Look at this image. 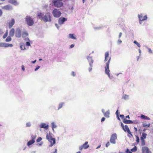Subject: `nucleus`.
<instances>
[{
	"label": "nucleus",
	"mask_w": 153,
	"mask_h": 153,
	"mask_svg": "<svg viewBox=\"0 0 153 153\" xmlns=\"http://www.w3.org/2000/svg\"><path fill=\"white\" fill-rule=\"evenodd\" d=\"M37 16L39 19L45 22H51V13L49 12L45 14L40 12L38 13Z\"/></svg>",
	"instance_id": "1"
},
{
	"label": "nucleus",
	"mask_w": 153,
	"mask_h": 153,
	"mask_svg": "<svg viewBox=\"0 0 153 153\" xmlns=\"http://www.w3.org/2000/svg\"><path fill=\"white\" fill-rule=\"evenodd\" d=\"M46 138L51 143V144L49 146V147L52 146L56 143V139L55 138L52 137L51 133H47Z\"/></svg>",
	"instance_id": "2"
},
{
	"label": "nucleus",
	"mask_w": 153,
	"mask_h": 153,
	"mask_svg": "<svg viewBox=\"0 0 153 153\" xmlns=\"http://www.w3.org/2000/svg\"><path fill=\"white\" fill-rule=\"evenodd\" d=\"M62 0H52L53 5L55 7L59 8L62 7L63 5Z\"/></svg>",
	"instance_id": "3"
},
{
	"label": "nucleus",
	"mask_w": 153,
	"mask_h": 153,
	"mask_svg": "<svg viewBox=\"0 0 153 153\" xmlns=\"http://www.w3.org/2000/svg\"><path fill=\"white\" fill-rule=\"evenodd\" d=\"M25 21L27 24L30 26L33 25L34 23V22L33 19L30 16H27L25 18Z\"/></svg>",
	"instance_id": "4"
},
{
	"label": "nucleus",
	"mask_w": 153,
	"mask_h": 153,
	"mask_svg": "<svg viewBox=\"0 0 153 153\" xmlns=\"http://www.w3.org/2000/svg\"><path fill=\"white\" fill-rule=\"evenodd\" d=\"M52 14L55 17L59 18L61 15L62 13L59 9L55 8L52 12Z\"/></svg>",
	"instance_id": "5"
},
{
	"label": "nucleus",
	"mask_w": 153,
	"mask_h": 153,
	"mask_svg": "<svg viewBox=\"0 0 153 153\" xmlns=\"http://www.w3.org/2000/svg\"><path fill=\"white\" fill-rule=\"evenodd\" d=\"M111 60V57H110L108 61L106 63V66L105 67V73L106 74H110V70L109 69V65Z\"/></svg>",
	"instance_id": "6"
},
{
	"label": "nucleus",
	"mask_w": 153,
	"mask_h": 153,
	"mask_svg": "<svg viewBox=\"0 0 153 153\" xmlns=\"http://www.w3.org/2000/svg\"><path fill=\"white\" fill-rule=\"evenodd\" d=\"M117 135L116 133L112 134L111 137L110 141L111 143L115 144L116 142L115 140L117 139Z\"/></svg>",
	"instance_id": "7"
},
{
	"label": "nucleus",
	"mask_w": 153,
	"mask_h": 153,
	"mask_svg": "<svg viewBox=\"0 0 153 153\" xmlns=\"http://www.w3.org/2000/svg\"><path fill=\"white\" fill-rule=\"evenodd\" d=\"M22 35L21 30L19 28H17L16 29L15 33V36L16 37L18 38H20Z\"/></svg>",
	"instance_id": "8"
},
{
	"label": "nucleus",
	"mask_w": 153,
	"mask_h": 153,
	"mask_svg": "<svg viewBox=\"0 0 153 153\" xmlns=\"http://www.w3.org/2000/svg\"><path fill=\"white\" fill-rule=\"evenodd\" d=\"M86 58L88 60L90 66L92 67V65L94 62V61L92 57L89 56H87Z\"/></svg>",
	"instance_id": "9"
},
{
	"label": "nucleus",
	"mask_w": 153,
	"mask_h": 153,
	"mask_svg": "<svg viewBox=\"0 0 153 153\" xmlns=\"http://www.w3.org/2000/svg\"><path fill=\"white\" fill-rule=\"evenodd\" d=\"M67 20V19L63 17H61L58 20V23L62 25L64 24V22Z\"/></svg>",
	"instance_id": "10"
},
{
	"label": "nucleus",
	"mask_w": 153,
	"mask_h": 153,
	"mask_svg": "<svg viewBox=\"0 0 153 153\" xmlns=\"http://www.w3.org/2000/svg\"><path fill=\"white\" fill-rule=\"evenodd\" d=\"M138 17L139 19H140L141 18V19H143L142 21H144L147 20V15H145L144 16H143V15L142 13L138 14Z\"/></svg>",
	"instance_id": "11"
},
{
	"label": "nucleus",
	"mask_w": 153,
	"mask_h": 153,
	"mask_svg": "<svg viewBox=\"0 0 153 153\" xmlns=\"http://www.w3.org/2000/svg\"><path fill=\"white\" fill-rule=\"evenodd\" d=\"M39 127L41 128H44L46 130L48 129L49 128V125L46 123H42L39 125Z\"/></svg>",
	"instance_id": "12"
},
{
	"label": "nucleus",
	"mask_w": 153,
	"mask_h": 153,
	"mask_svg": "<svg viewBox=\"0 0 153 153\" xmlns=\"http://www.w3.org/2000/svg\"><path fill=\"white\" fill-rule=\"evenodd\" d=\"M1 7L2 9L6 10H12L13 9L12 6L9 5H6L2 7Z\"/></svg>",
	"instance_id": "13"
},
{
	"label": "nucleus",
	"mask_w": 153,
	"mask_h": 153,
	"mask_svg": "<svg viewBox=\"0 0 153 153\" xmlns=\"http://www.w3.org/2000/svg\"><path fill=\"white\" fill-rule=\"evenodd\" d=\"M124 129H123L125 131H127L128 134H130L132 136H133L128 126L127 125H125L124 127Z\"/></svg>",
	"instance_id": "14"
},
{
	"label": "nucleus",
	"mask_w": 153,
	"mask_h": 153,
	"mask_svg": "<svg viewBox=\"0 0 153 153\" xmlns=\"http://www.w3.org/2000/svg\"><path fill=\"white\" fill-rule=\"evenodd\" d=\"M142 153H149V149L147 147H143L142 148Z\"/></svg>",
	"instance_id": "15"
},
{
	"label": "nucleus",
	"mask_w": 153,
	"mask_h": 153,
	"mask_svg": "<svg viewBox=\"0 0 153 153\" xmlns=\"http://www.w3.org/2000/svg\"><path fill=\"white\" fill-rule=\"evenodd\" d=\"M15 20L13 19H12L11 21L9 23V27L11 28L15 24Z\"/></svg>",
	"instance_id": "16"
},
{
	"label": "nucleus",
	"mask_w": 153,
	"mask_h": 153,
	"mask_svg": "<svg viewBox=\"0 0 153 153\" xmlns=\"http://www.w3.org/2000/svg\"><path fill=\"white\" fill-rule=\"evenodd\" d=\"M123 122L125 124H132L133 123V122L129 120H127L126 118H123Z\"/></svg>",
	"instance_id": "17"
},
{
	"label": "nucleus",
	"mask_w": 153,
	"mask_h": 153,
	"mask_svg": "<svg viewBox=\"0 0 153 153\" xmlns=\"http://www.w3.org/2000/svg\"><path fill=\"white\" fill-rule=\"evenodd\" d=\"M9 2L15 5H17L19 4V3L15 0H9Z\"/></svg>",
	"instance_id": "18"
},
{
	"label": "nucleus",
	"mask_w": 153,
	"mask_h": 153,
	"mask_svg": "<svg viewBox=\"0 0 153 153\" xmlns=\"http://www.w3.org/2000/svg\"><path fill=\"white\" fill-rule=\"evenodd\" d=\"M51 126L52 129L53 130V132H54V128H56L57 127V126L56 125L55 123L54 122H53L51 123Z\"/></svg>",
	"instance_id": "19"
},
{
	"label": "nucleus",
	"mask_w": 153,
	"mask_h": 153,
	"mask_svg": "<svg viewBox=\"0 0 153 153\" xmlns=\"http://www.w3.org/2000/svg\"><path fill=\"white\" fill-rule=\"evenodd\" d=\"M15 30L14 28H12L10 30L9 32V35L10 36L13 37L15 34Z\"/></svg>",
	"instance_id": "20"
},
{
	"label": "nucleus",
	"mask_w": 153,
	"mask_h": 153,
	"mask_svg": "<svg viewBox=\"0 0 153 153\" xmlns=\"http://www.w3.org/2000/svg\"><path fill=\"white\" fill-rule=\"evenodd\" d=\"M110 111L109 110L107 111L105 113H104V116L107 118H108L110 117Z\"/></svg>",
	"instance_id": "21"
},
{
	"label": "nucleus",
	"mask_w": 153,
	"mask_h": 153,
	"mask_svg": "<svg viewBox=\"0 0 153 153\" xmlns=\"http://www.w3.org/2000/svg\"><path fill=\"white\" fill-rule=\"evenodd\" d=\"M140 117L143 119L149 120L150 118L148 117L145 116L143 114H141Z\"/></svg>",
	"instance_id": "22"
},
{
	"label": "nucleus",
	"mask_w": 153,
	"mask_h": 153,
	"mask_svg": "<svg viewBox=\"0 0 153 153\" xmlns=\"http://www.w3.org/2000/svg\"><path fill=\"white\" fill-rule=\"evenodd\" d=\"M0 47H7V43L5 42H1L0 43Z\"/></svg>",
	"instance_id": "23"
},
{
	"label": "nucleus",
	"mask_w": 153,
	"mask_h": 153,
	"mask_svg": "<svg viewBox=\"0 0 153 153\" xmlns=\"http://www.w3.org/2000/svg\"><path fill=\"white\" fill-rule=\"evenodd\" d=\"M109 56V52L107 51L105 52V59L104 61L106 62L108 60L107 58Z\"/></svg>",
	"instance_id": "24"
},
{
	"label": "nucleus",
	"mask_w": 153,
	"mask_h": 153,
	"mask_svg": "<svg viewBox=\"0 0 153 153\" xmlns=\"http://www.w3.org/2000/svg\"><path fill=\"white\" fill-rule=\"evenodd\" d=\"M88 142L87 141H86L85 143L82 145L84 147V149H86L88 148L89 147V145H88Z\"/></svg>",
	"instance_id": "25"
},
{
	"label": "nucleus",
	"mask_w": 153,
	"mask_h": 153,
	"mask_svg": "<svg viewBox=\"0 0 153 153\" xmlns=\"http://www.w3.org/2000/svg\"><path fill=\"white\" fill-rule=\"evenodd\" d=\"M35 142V140H30L27 143V145L29 146L31 145Z\"/></svg>",
	"instance_id": "26"
},
{
	"label": "nucleus",
	"mask_w": 153,
	"mask_h": 153,
	"mask_svg": "<svg viewBox=\"0 0 153 153\" xmlns=\"http://www.w3.org/2000/svg\"><path fill=\"white\" fill-rule=\"evenodd\" d=\"M75 34H69V37L70 39H76V38L74 36Z\"/></svg>",
	"instance_id": "27"
},
{
	"label": "nucleus",
	"mask_w": 153,
	"mask_h": 153,
	"mask_svg": "<svg viewBox=\"0 0 153 153\" xmlns=\"http://www.w3.org/2000/svg\"><path fill=\"white\" fill-rule=\"evenodd\" d=\"M122 98L125 100H128L129 99V96L127 94H124Z\"/></svg>",
	"instance_id": "28"
},
{
	"label": "nucleus",
	"mask_w": 153,
	"mask_h": 153,
	"mask_svg": "<svg viewBox=\"0 0 153 153\" xmlns=\"http://www.w3.org/2000/svg\"><path fill=\"white\" fill-rule=\"evenodd\" d=\"M65 103L64 102H61L59 103V104L58 110H59L62 107L63 105Z\"/></svg>",
	"instance_id": "29"
},
{
	"label": "nucleus",
	"mask_w": 153,
	"mask_h": 153,
	"mask_svg": "<svg viewBox=\"0 0 153 153\" xmlns=\"http://www.w3.org/2000/svg\"><path fill=\"white\" fill-rule=\"evenodd\" d=\"M28 35V33L26 32H23L22 34V36L23 38H24Z\"/></svg>",
	"instance_id": "30"
},
{
	"label": "nucleus",
	"mask_w": 153,
	"mask_h": 153,
	"mask_svg": "<svg viewBox=\"0 0 153 153\" xmlns=\"http://www.w3.org/2000/svg\"><path fill=\"white\" fill-rule=\"evenodd\" d=\"M11 36H8L7 38L5 40V41L6 42H9L10 41H11L12 40V39L11 37Z\"/></svg>",
	"instance_id": "31"
},
{
	"label": "nucleus",
	"mask_w": 153,
	"mask_h": 153,
	"mask_svg": "<svg viewBox=\"0 0 153 153\" xmlns=\"http://www.w3.org/2000/svg\"><path fill=\"white\" fill-rule=\"evenodd\" d=\"M145 47L148 50V52H149L150 53L152 54H153V52L152 51L151 49L149 48L147 46H145Z\"/></svg>",
	"instance_id": "32"
},
{
	"label": "nucleus",
	"mask_w": 153,
	"mask_h": 153,
	"mask_svg": "<svg viewBox=\"0 0 153 153\" xmlns=\"http://www.w3.org/2000/svg\"><path fill=\"white\" fill-rule=\"evenodd\" d=\"M147 134L143 132L142 134V136L141 137V138H142L144 140L146 138V136Z\"/></svg>",
	"instance_id": "33"
},
{
	"label": "nucleus",
	"mask_w": 153,
	"mask_h": 153,
	"mask_svg": "<svg viewBox=\"0 0 153 153\" xmlns=\"http://www.w3.org/2000/svg\"><path fill=\"white\" fill-rule=\"evenodd\" d=\"M117 44L118 45H120L122 43V41L120 39H119L117 42Z\"/></svg>",
	"instance_id": "34"
},
{
	"label": "nucleus",
	"mask_w": 153,
	"mask_h": 153,
	"mask_svg": "<svg viewBox=\"0 0 153 153\" xmlns=\"http://www.w3.org/2000/svg\"><path fill=\"white\" fill-rule=\"evenodd\" d=\"M133 42L134 44H136L138 47L140 48V43L138 42L137 41H134Z\"/></svg>",
	"instance_id": "35"
},
{
	"label": "nucleus",
	"mask_w": 153,
	"mask_h": 153,
	"mask_svg": "<svg viewBox=\"0 0 153 153\" xmlns=\"http://www.w3.org/2000/svg\"><path fill=\"white\" fill-rule=\"evenodd\" d=\"M137 150V148L136 146H134L133 149H131V151L132 152H135Z\"/></svg>",
	"instance_id": "36"
},
{
	"label": "nucleus",
	"mask_w": 153,
	"mask_h": 153,
	"mask_svg": "<svg viewBox=\"0 0 153 153\" xmlns=\"http://www.w3.org/2000/svg\"><path fill=\"white\" fill-rule=\"evenodd\" d=\"M107 75H108V76L109 78L110 79H111V80H113V78H114V77L113 76H111L110 75V74H107Z\"/></svg>",
	"instance_id": "37"
},
{
	"label": "nucleus",
	"mask_w": 153,
	"mask_h": 153,
	"mask_svg": "<svg viewBox=\"0 0 153 153\" xmlns=\"http://www.w3.org/2000/svg\"><path fill=\"white\" fill-rule=\"evenodd\" d=\"M141 140L142 141L141 145L142 146L145 145V143L144 140L142 138H141Z\"/></svg>",
	"instance_id": "38"
},
{
	"label": "nucleus",
	"mask_w": 153,
	"mask_h": 153,
	"mask_svg": "<svg viewBox=\"0 0 153 153\" xmlns=\"http://www.w3.org/2000/svg\"><path fill=\"white\" fill-rule=\"evenodd\" d=\"M31 126V123L30 122H28L26 123V127H30Z\"/></svg>",
	"instance_id": "39"
},
{
	"label": "nucleus",
	"mask_w": 153,
	"mask_h": 153,
	"mask_svg": "<svg viewBox=\"0 0 153 153\" xmlns=\"http://www.w3.org/2000/svg\"><path fill=\"white\" fill-rule=\"evenodd\" d=\"M143 127H146L147 126V127H149L150 126V124L149 123L148 124H146V123H143Z\"/></svg>",
	"instance_id": "40"
},
{
	"label": "nucleus",
	"mask_w": 153,
	"mask_h": 153,
	"mask_svg": "<svg viewBox=\"0 0 153 153\" xmlns=\"http://www.w3.org/2000/svg\"><path fill=\"white\" fill-rule=\"evenodd\" d=\"M8 35V32H6L5 34L3 36V39L5 38Z\"/></svg>",
	"instance_id": "41"
},
{
	"label": "nucleus",
	"mask_w": 153,
	"mask_h": 153,
	"mask_svg": "<svg viewBox=\"0 0 153 153\" xmlns=\"http://www.w3.org/2000/svg\"><path fill=\"white\" fill-rule=\"evenodd\" d=\"M42 140V138L41 137H38L36 140V141L37 142H39L40 141Z\"/></svg>",
	"instance_id": "42"
},
{
	"label": "nucleus",
	"mask_w": 153,
	"mask_h": 153,
	"mask_svg": "<svg viewBox=\"0 0 153 153\" xmlns=\"http://www.w3.org/2000/svg\"><path fill=\"white\" fill-rule=\"evenodd\" d=\"M136 141L137 143H139V142L140 139L139 137L137 136H136Z\"/></svg>",
	"instance_id": "43"
},
{
	"label": "nucleus",
	"mask_w": 153,
	"mask_h": 153,
	"mask_svg": "<svg viewBox=\"0 0 153 153\" xmlns=\"http://www.w3.org/2000/svg\"><path fill=\"white\" fill-rule=\"evenodd\" d=\"M30 41H27L26 42V45L27 46H30Z\"/></svg>",
	"instance_id": "44"
},
{
	"label": "nucleus",
	"mask_w": 153,
	"mask_h": 153,
	"mask_svg": "<svg viewBox=\"0 0 153 153\" xmlns=\"http://www.w3.org/2000/svg\"><path fill=\"white\" fill-rule=\"evenodd\" d=\"M31 137L32 139V140H35V139L36 138V135H31Z\"/></svg>",
	"instance_id": "45"
},
{
	"label": "nucleus",
	"mask_w": 153,
	"mask_h": 153,
	"mask_svg": "<svg viewBox=\"0 0 153 153\" xmlns=\"http://www.w3.org/2000/svg\"><path fill=\"white\" fill-rule=\"evenodd\" d=\"M20 48L22 50H24L25 49V47L24 45H21Z\"/></svg>",
	"instance_id": "46"
},
{
	"label": "nucleus",
	"mask_w": 153,
	"mask_h": 153,
	"mask_svg": "<svg viewBox=\"0 0 153 153\" xmlns=\"http://www.w3.org/2000/svg\"><path fill=\"white\" fill-rule=\"evenodd\" d=\"M71 75L73 76H74L76 75V74L74 71H73L71 73Z\"/></svg>",
	"instance_id": "47"
},
{
	"label": "nucleus",
	"mask_w": 153,
	"mask_h": 153,
	"mask_svg": "<svg viewBox=\"0 0 153 153\" xmlns=\"http://www.w3.org/2000/svg\"><path fill=\"white\" fill-rule=\"evenodd\" d=\"M93 65H92V66H90V67L88 68V71L89 72H90L92 69Z\"/></svg>",
	"instance_id": "48"
},
{
	"label": "nucleus",
	"mask_w": 153,
	"mask_h": 153,
	"mask_svg": "<svg viewBox=\"0 0 153 153\" xmlns=\"http://www.w3.org/2000/svg\"><path fill=\"white\" fill-rule=\"evenodd\" d=\"M83 148H84V147L82 145L79 146V149L80 150H82Z\"/></svg>",
	"instance_id": "49"
},
{
	"label": "nucleus",
	"mask_w": 153,
	"mask_h": 153,
	"mask_svg": "<svg viewBox=\"0 0 153 153\" xmlns=\"http://www.w3.org/2000/svg\"><path fill=\"white\" fill-rule=\"evenodd\" d=\"M74 46H75V44H74L71 45H70V48H74Z\"/></svg>",
	"instance_id": "50"
},
{
	"label": "nucleus",
	"mask_w": 153,
	"mask_h": 153,
	"mask_svg": "<svg viewBox=\"0 0 153 153\" xmlns=\"http://www.w3.org/2000/svg\"><path fill=\"white\" fill-rule=\"evenodd\" d=\"M122 33L121 32H120V33H119V36H118V38H119V39H120L121 37L122 36Z\"/></svg>",
	"instance_id": "51"
},
{
	"label": "nucleus",
	"mask_w": 153,
	"mask_h": 153,
	"mask_svg": "<svg viewBox=\"0 0 153 153\" xmlns=\"http://www.w3.org/2000/svg\"><path fill=\"white\" fill-rule=\"evenodd\" d=\"M116 114L117 115V117H118L119 116V113H118V110H117L116 112Z\"/></svg>",
	"instance_id": "52"
},
{
	"label": "nucleus",
	"mask_w": 153,
	"mask_h": 153,
	"mask_svg": "<svg viewBox=\"0 0 153 153\" xmlns=\"http://www.w3.org/2000/svg\"><path fill=\"white\" fill-rule=\"evenodd\" d=\"M142 20H143V19H141V18L140 19H139V22L140 25L142 24V21H142Z\"/></svg>",
	"instance_id": "53"
},
{
	"label": "nucleus",
	"mask_w": 153,
	"mask_h": 153,
	"mask_svg": "<svg viewBox=\"0 0 153 153\" xmlns=\"http://www.w3.org/2000/svg\"><path fill=\"white\" fill-rule=\"evenodd\" d=\"M110 145V143L108 142L106 144V146L108 147Z\"/></svg>",
	"instance_id": "54"
},
{
	"label": "nucleus",
	"mask_w": 153,
	"mask_h": 153,
	"mask_svg": "<svg viewBox=\"0 0 153 153\" xmlns=\"http://www.w3.org/2000/svg\"><path fill=\"white\" fill-rule=\"evenodd\" d=\"M40 66H38L36 67V68L35 69L34 71H37L40 68Z\"/></svg>",
	"instance_id": "55"
},
{
	"label": "nucleus",
	"mask_w": 153,
	"mask_h": 153,
	"mask_svg": "<svg viewBox=\"0 0 153 153\" xmlns=\"http://www.w3.org/2000/svg\"><path fill=\"white\" fill-rule=\"evenodd\" d=\"M24 39L25 40V41H27V42L30 41V40L29 39V38H27V37L25 38Z\"/></svg>",
	"instance_id": "56"
},
{
	"label": "nucleus",
	"mask_w": 153,
	"mask_h": 153,
	"mask_svg": "<svg viewBox=\"0 0 153 153\" xmlns=\"http://www.w3.org/2000/svg\"><path fill=\"white\" fill-rule=\"evenodd\" d=\"M105 118L104 117H103L102 118L101 120V122H103L105 120Z\"/></svg>",
	"instance_id": "57"
},
{
	"label": "nucleus",
	"mask_w": 153,
	"mask_h": 153,
	"mask_svg": "<svg viewBox=\"0 0 153 153\" xmlns=\"http://www.w3.org/2000/svg\"><path fill=\"white\" fill-rule=\"evenodd\" d=\"M55 26L57 27V28L59 29V26L56 23L55 24Z\"/></svg>",
	"instance_id": "58"
},
{
	"label": "nucleus",
	"mask_w": 153,
	"mask_h": 153,
	"mask_svg": "<svg viewBox=\"0 0 153 153\" xmlns=\"http://www.w3.org/2000/svg\"><path fill=\"white\" fill-rule=\"evenodd\" d=\"M121 127H122L123 129H124V126L123 123L122 122L121 123Z\"/></svg>",
	"instance_id": "59"
},
{
	"label": "nucleus",
	"mask_w": 153,
	"mask_h": 153,
	"mask_svg": "<svg viewBox=\"0 0 153 153\" xmlns=\"http://www.w3.org/2000/svg\"><path fill=\"white\" fill-rule=\"evenodd\" d=\"M13 45L12 44H9L7 43V47H12L13 46Z\"/></svg>",
	"instance_id": "60"
},
{
	"label": "nucleus",
	"mask_w": 153,
	"mask_h": 153,
	"mask_svg": "<svg viewBox=\"0 0 153 153\" xmlns=\"http://www.w3.org/2000/svg\"><path fill=\"white\" fill-rule=\"evenodd\" d=\"M120 117L122 119L124 117V115L123 114H120Z\"/></svg>",
	"instance_id": "61"
},
{
	"label": "nucleus",
	"mask_w": 153,
	"mask_h": 153,
	"mask_svg": "<svg viewBox=\"0 0 153 153\" xmlns=\"http://www.w3.org/2000/svg\"><path fill=\"white\" fill-rule=\"evenodd\" d=\"M2 11L1 9H0V16H1L2 15Z\"/></svg>",
	"instance_id": "62"
},
{
	"label": "nucleus",
	"mask_w": 153,
	"mask_h": 153,
	"mask_svg": "<svg viewBox=\"0 0 153 153\" xmlns=\"http://www.w3.org/2000/svg\"><path fill=\"white\" fill-rule=\"evenodd\" d=\"M130 152V151H129V149H127L126 151V153H129Z\"/></svg>",
	"instance_id": "63"
},
{
	"label": "nucleus",
	"mask_w": 153,
	"mask_h": 153,
	"mask_svg": "<svg viewBox=\"0 0 153 153\" xmlns=\"http://www.w3.org/2000/svg\"><path fill=\"white\" fill-rule=\"evenodd\" d=\"M57 149H55V151L53 152H51V153H57Z\"/></svg>",
	"instance_id": "64"
}]
</instances>
